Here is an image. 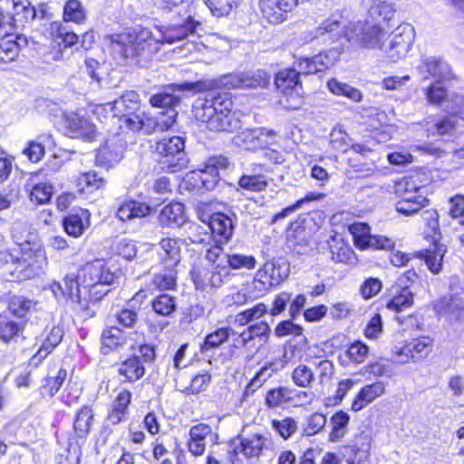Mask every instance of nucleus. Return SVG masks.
Here are the masks:
<instances>
[{"instance_id":"obj_1","label":"nucleus","mask_w":464,"mask_h":464,"mask_svg":"<svg viewBox=\"0 0 464 464\" xmlns=\"http://www.w3.org/2000/svg\"><path fill=\"white\" fill-rule=\"evenodd\" d=\"M198 24L188 16L181 24H171L166 27L160 40L154 38L147 28L112 34L109 37L111 55L120 65L148 67L162 43L172 44L182 41L193 35Z\"/></svg>"},{"instance_id":"obj_2","label":"nucleus","mask_w":464,"mask_h":464,"mask_svg":"<svg viewBox=\"0 0 464 464\" xmlns=\"http://www.w3.org/2000/svg\"><path fill=\"white\" fill-rule=\"evenodd\" d=\"M387 31L380 24L358 21L344 31V27L336 19L324 20L314 31V38L321 39L326 44L341 43L343 40L353 46L365 48H382V42Z\"/></svg>"},{"instance_id":"obj_3","label":"nucleus","mask_w":464,"mask_h":464,"mask_svg":"<svg viewBox=\"0 0 464 464\" xmlns=\"http://www.w3.org/2000/svg\"><path fill=\"white\" fill-rule=\"evenodd\" d=\"M109 105L111 106L113 116L119 117L121 125L132 131H143L145 134L166 131L175 116L173 111H169L170 114L166 120L167 121H155L140 109L139 94L133 91L125 92L112 104Z\"/></svg>"},{"instance_id":"obj_4","label":"nucleus","mask_w":464,"mask_h":464,"mask_svg":"<svg viewBox=\"0 0 464 464\" xmlns=\"http://www.w3.org/2000/svg\"><path fill=\"white\" fill-rule=\"evenodd\" d=\"M256 260L251 255L229 252L226 253V264L218 263L213 269L201 267L191 272L192 280L198 290L220 288L230 280V270H251L256 267Z\"/></svg>"},{"instance_id":"obj_5","label":"nucleus","mask_w":464,"mask_h":464,"mask_svg":"<svg viewBox=\"0 0 464 464\" xmlns=\"http://www.w3.org/2000/svg\"><path fill=\"white\" fill-rule=\"evenodd\" d=\"M202 82H186L182 83H174L169 86H166L162 92H160L156 94H153L150 98V103L153 107H158L164 109V111H161L160 115L154 119L155 121H167L166 120L169 116V111H173L175 116L173 117L172 122L167 128V130L170 129L174 123L176 122V118L178 112L176 111V107L180 103L181 96L177 92H198L203 89Z\"/></svg>"},{"instance_id":"obj_6","label":"nucleus","mask_w":464,"mask_h":464,"mask_svg":"<svg viewBox=\"0 0 464 464\" xmlns=\"http://www.w3.org/2000/svg\"><path fill=\"white\" fill-rule=\"evenodd\" d=\"M426 187L419 184L418 176L403 178L396 185V193L401 199L396 203V210L405 216L420 211L428 202Z\"/></svg>"},{"instance_id":"obj_7","label":"nucleus","mask_w":464,"mask_h":464,"mask_svg":"<svg viewBox=\"0 0 464 464\" xmlns=\"http://www.w3.org/2000/svg\"><path fill=\"white\" fill-rule=\"evenodd\" d=\"M152 151L164 158L162 161L170 172H176L187 166L185 140L180 136H165L151 145Z\"/></svg>"},{"instance_id":"obj_8","label":"nucleus","mask_w":464,"mask_h":464,"mask_svg":"<svg viewBox=\"0 0 464 464\" xmlns=\"http://www.w3.org/2000/svg\"><path fill=\"white\" fill-rule=\"evenodd\" d=\"M50 34L53 41L49 46L42 44L37 52L42 54L44 63L59 61L63 58L64 49L73 46L79 40V37L73 32H69L59 22L50 24Z\"/></svg>"},{"instance_id":"obj_9","label":"nucleus","mask_w":464,"mask_h":464,"mask_svg":"<svg viewBox=\"0 0 464 464\" xmlns=\"http://www.w3.org/2000/svg\"><path fill=\"white\" fill-rule=\"evenodd\" d=\"M275 84L278 92L285 98L280 101L286 108L297 109L303 101L301 97L302 84L295 68H287L280 71L275 78Z\"/></svg>"},{"instance_id":"obj_10","label":"nucleus","mask_w":464,"mask_h":464,"mask_svg":"<svg viewBox=\"0 0 464 464\" xmlns=\"http://www.w3.org/2000/svg\"><path fill=\"white\" fill-rule=\"evenodd\" d=\"M205 111H192L197 121L207 124V128L214 131H235L241 126V122L235 111H219L217 109H204Z\"/></svg>"},{"instance_id":"obj_11","label":"nucleus","mask_w":464,"mask_h":464,"mask_svg":"<svg viewBox=\"0 0 464 464\" xmlns=\"http://www.w3.org/2000/svg\"><path fill=\"white\" fill-rule=\"evenodd\" d=\"M450 293L434 303L433 308L440 315L450 321L464 319V289L450 285Z\"/></svg>"},{"instance_id":"obj_12","label":"nucleus","mask_w":464,"mask_h":464,"mask_svg":"<svg viewBox=\"0 0 464 464\" xmlns=\"http://www.w3.org/2000/svg\"><path fill=\"white\" fill-rule=\"evenodd\" d=\"M413 27L408 24H401L394 30L385 50L391 62L396 63L405 57L413 43Z\"/></svg>"},{"instance_id":"obj_13","label":"nucleus","mask_w":464,"mask_h":464,"mask_svg":"<svg viewBox=\"0 0 464 464\" xmlns=\"http://www.w3.org/2000/svg\"><path fill=\"white\" fill-rule=\"evenodd\" d=\"M117 278L102 260L87 264L79 271V280L82 289L98 284H114Z\"/></svg>"},{"instance_id":"obj_14","label":"nucleus","mask_w":464,"mask_h":464,"mask_svg":"<svg viewBox=\"0 0 464 464\" xmlns=\"http://www.w3.org/2000/svg\"><path fill=\"white\" fill-rule=\"evenodd\" d=\"M356 246L363 248L389 250L394 246V242L383 236H372L370 227L364 223H355L350 227Z\"/></svg>"},{"instance_id":"obj_15","label":"nucleus","mask_w":464,"mask_h":464,"mask_svg":"<svg viewBox=\"0 0 464 464\" xmlns=\"http://www.w3.org/2000/svg\"><path fill=\"white\" fill-rule=\"evenodd\" d=\"M276 132L264 128L244 130L234 137L237 146L244 150L264 149L275 142Z\"/></svg>"},{"instance_id":"obj_16","label":"nucleus","mask_w":464,"mask_h":464,"mask_svg":"<svg viewBox=\"0 0 464 464\" xmlns=\"http://www.w3.org/2000/svg\"><path fill=\"white\" fill-rule=\"evenodd\" d=\"M269 74L264 70L231 73L224 77V84L230 88H264L269 82Z\"/></svg>"},{"instance_id":"obj_17","label":"nucleus","mask_w":464,"mask_h":464,"mask_svg":"<svg viewBox=\"0 0 464 464\" xmlns=\"http://www.w3.org/2000/svg\"><path fill=\"white\" fill-rule=\"evenodd\" d=\"M267 168L263 164H250L245 173L238 179L240 188L251 192L265 191L269 184V179L266 175Z\"/></svg>"},{"instance_id":"obj_18","label":"nucleus","mask_w":464,"mask_h":464,"mask_svg":"<svg viewBox=\"0 0 464 464\" xmlns=\"http://www.w3.org/2000/svg\"><path fill=\"white\" fill-rule=\"evenodd\" d=\"M416 71L422 79L427 80L434 78L442 82L451 78V69L450 65L440 57L423 56Z\"/></svg>"},{"instance_id":"obj_19","label":"nucleus","mask_w":464,"mask_h":464,"mask_svg":"<svg viewBox=\"0 0 464 464\" xmlns=\"http://www.w3.org/2000/svg\"><path fill=\"white\" fill-rule=\"evenodd\" d=\"M431 347L432 342L427 336L412 339L395 352L398 357L397 362L407 363L411 359L414 361L423 359L430 353Z\"/></svg>"},{"instance_id":"obj_20","label":"nucleus","mask_w":464,"mask_h":464,"mask_svg":"<svg viewBox=\"0 0 464 464\" xmlns=\"http://www.w3.org/2000/svg\"><path fill=\"white\" fill-rule=\"evenodd\" d=\"M123 143L119 136L107 140L97 150L96 164L103 168H111L122 158Z\"/></svg>"},{"instance_id":"obj_21","label":"nucleus","mask_w":464,"mask_h":464,"mask_svg":"<svg viewBox=\"0 0 464 464\" xmlns=\"http://www.w3.org/2000/svg\"><path fill=\"white\" fill-rule=\"evenodd\" d=\"M271 328L265 322L254 324L246 328L241 336L246 343V350H256V352L268 342Z\"/></svg>"},{"instance_id":"obj_22","label":"nucleus","mask_w":464,"mask_h":464,"mask_svg":"<svg viewBox=\"0 0 464 464\" xmlns=\"http://www.w3.org/2000/svg\"><path fill=\"white\" fill-rule=\"evenodd\" d=\"M299 0H260V8L263 15L270 23L277 24L282 21V12H291Z\"/></svg>"},{"instance_id":"obj_23","label":"nucleus","mask_w":464,"mask_h":464,"mask_svg":"<svg viewBox=\"0 0 464 464\" xmlns=\"http://www.w3.org/2000/svg\"><path fill=\"white\" fill-rule=\"evenodd\" d=\"M121 382H135L145 374V368L140 356L130 357L116 365Z\"/></svg>"},{"instance_id":"obj_24","label":"nucleus","mask_w":464,"mask_h":464,"mask_svg":"<svg viewBox=\"0 0 464 464\" xmlns=\"http://www.w3.org/2000/svg\"><path fill=\"white\" fill-rule=\"evenodd\" d=\"M233 102L229 98H227L220 93L214 92L205 93L203 97L198 98L194 104L192 111H204V109H217L216 111L227 112L232 111Z\"/></svg>"},{"instance_id":"obj_25","label":"nucleus","mask_w":464,"mask_h":464,"mask_svg":"<svg viewBox=\"0 0 464 464\" xmlns=\"http://www.w3.org/2000/svg\"><path fill=\"white\" fill-rule=\"evenodd\" d=\"M270 444V439L261 434H251L241 439L239 451L246 459H258Z\"/></svg>"},{"instance_id":"obj_26","label":"nucleus","mask_w":464,"mask_h":464,"mask_svg":"<svg viewBox=\"0 0 464 464\" xmlns=\"http://www.w3.org/2000/svg\"><path fill=\"white\" fill-rule=\"evenodd\" d=\"M159 246V254L164 267H176L180 262V241L177 238H162Z\"/></svg>"},{"instance_id":"obj_27","label":"nucleus","mask_w":464,"mask_h":464,"mask_svg":"<svg viewBox=\"0 0 464 464\" xmlns=\"http://www.w3.org/2000/svg\"><path fill=\"white\" fill-rule=\"evenodd\" d=\"M186 221L185 208L179 202L166 205L159 214V222L163 227H181Z\"/></svg>"},{"instance_id":"obj_28","label":"nucleus","mask_w":464,"mask_h":464,"mask_svg":"<svg viewBox=\"0 0 464 464\" xmlns=\"http://www.w3.org/2000/svg\"><path fill=\"white\" fill-rule=\"evenodd\" d=\"M385 392V386L382 382L365 385L362 387L352 403V410L359 411L382 396Z\"/></svg>"},{"instance_id":"obj_29","label":"nucleus","mask_w":464,"mask_h":464,"mask_svg":"<svg viewBox=\"0 0 464 464\" xmlns=\"http://www.w3.org/2000/svg\"><path fill=\"white\" fill-rule=\"evenodd\" d=\"M150 207L137 200H124L118 208L116 216L121 221H129L149 216Z\"/></svg>"},{"instance_id":"obj_30","label":"nucleus","mask_w":464,"mask_h":464,"mask_svg":"<svg viewBox=\"0 0 464 464\" xmlns=\"http://www.w3.org/2000/svg\"><path fill=\"white\" fill-rule=\"evenodd\" d=\"M68 128L76 137L91 140L95 135V126L87 118L78 113H71L66 118Z\"/></svg>"},{"instance_id":"obj_31","label":"nucleus","mask_w":464,"mask_h":464,"mask_svg":"<svg viewBox=\"0 0 464 464\" xmlns=\"http://www.w3.org/2000/svg\"><path fill=\"white\" fill-rule=\"evenodd\" d=\"M349 423L350 415L347 412L343 411L334 412L329 419L328 440L335 443L344 438L349 430Z\"/></svg>"},{"instance_id":"obj_32","label":"nucleus","mask_w":464,"mask_h":464,"mask_svg":"<svg viewBox=\"0 0 464 464\" xmlns=\"http://www.w3.org/2000/svg\"><path fill=\"white\" fill-rule=\"evenodd\" d=\"M208 228L212 234L219 236L227 241L233 235L234 224L232 219L220 212L213 214L208 221Z\"/></svg>"},{"instance_id":"obj_33","label":"nucleus","mask_w":464,"mask_h":464,"mask_svg":"<svg viewBox=\"0 0 464 464\" xmlns=\"http://www.w3.org/2000/svg\"><path fill=\"white\" fill-rule=\"evenodd\" d=\"M146 297V292L140 290L136 293L133 298L129 302L130 307L121 309L116 315L117 322L120 325L125 328H133L138 321V311L134 308L135 303L142 301Z\"/></svg>"},{"instance_id":"obj_34","label":"nucleus","mask_w":464,"mask_h":464,"mask_svg":"<svg viewBox=\"0 0 464 464\" xmlns=\"http://www.w3.org/2000/svg\"><path fill=\"white\" fill-rule=\"evenodd\" d=\"M25 324H20L11 320L5 315L0 314V340L5 343L16 342L23 336Z\"/></svg>"},{"instance_id":"obj_35","label":"nucleus","mask_w":464,"mask_h":464,"mask_svg":"<svg viewBox=\"0 0 464 464\" xmlns=\"http://www.w3.org/2000/svg\"><path fill=\"white\" fill-rule=\"evenodd\" d=\"M26 38L16 36L15 39L8 37L0 38V65L11 63L16 59L20 52V44H26Z\"/></svg>"},{"instance_id":"obj_36","label":"nucleus","mask_w":464,"mask_h":464,"mask_svg":"<svg viewBox=\"0 0 464 464\" xmlns=\"http://www.w3.org/2000/svg\"><path fill=\"white\" fill-rule=\"evenodd\" d=\"M370 448L371 441L368 434L362 432L357 435L351 450L353 456L347 458L348 464H364L368 459Z\"/></svg>"},{"instance_id":"obj_37","label":"nucleus","mask_w":464,"mask_h":464,"mask_svg":"<svg viewBox=\"0 0 464 464\" xmlns=\"http://www.w3.org/2000/svg\"><path fill=\"white\" fill-rule=\"evenodd\" d=\"M446 253L443 245H434L431 248L419 252V256L425 260V263L433 274H439L442 268V260Z\"/></svg>"},{"instance_id":"obj_38","label":"nucleus","mask_w":464,"mask_h":464,"mask_svg":"<svg viewBox=\"0 0 464 464\" xmlns=\"http://www.w3.org/2000/svg\"><path fill=\"white\" fill-rule=\"evenodd\" d=\"M94 413L89 406L82 407L76 413L73 429L79 438H85L92 428Z\"/></svg>"},{"instance_id":"obj_39","label":"nucleus","mask_w":464,"mask_h":464,"mask_svg":"<svg viewBox=\"0 0 464 464\" xmlns=\"http://www.w3.org/2000/svg\"><path fill=\"white\" fill-rule=\"evenodd\" d=\"M330 252L335 262L351 264L355 258L353 250L343 239L333 238Z\"/></svg>"},{"instance_id":"obj_40","label":"nucleus","mask_w":464,"mask_h":464,"mask_svg":"<svg viewBox=\"0 0 464 464\" xmlns=\"http://www.w3.org/2000/svg\"><path fill=\"white\" fill-rule=\"evenodd\" d=\"M393 297L387 303V308L400 313L413 304L414 294L409 288H394Z\"/></svg>"},{"instance_id":"obj_41","label":"nucleus","mask_w":464,"mask_h":464,"mask_svg":"<svg viewBox=\"0 0 464 464\" xmlns=\"http://www.w3.org/2000/svg\"><path fill=\"white\" fill-rule=\"evenodd\" d=\"M304 222V218H298L290 224L286 234L289 246L306 245L308 234L305 230Z\"/></svg>"},{"instance_id":"obj_42","label":"nucleus","mask_w":464,"mask_h":464,"mask_svg":"<svg viewBox=\"0 0 464 464\" xmlns=\"http://www.w3.org/2000/svg\"><path fill=\"white\" fill-rule=\"evenodd\" d=\"M326 416L320 412H314L308 415L302 423L301 430L303 436H314L323 431L326 426Z\"/></svg>"},{"instance_id":"obj_43","label":"nucleus","mask_w":464,"mask_h":464,"mask_svg":"<svg viewBox=\"0 0 464 464\" xmlns=\"http://www.w3.org/2000/svg\"><path fill=\"white\" fill-rule=\"evenodd\" d=\"M234 334L235 331L231 327H220L205 337L201 350L208 351L218 348Z\"/></svg>"},{"instance_id":"obj_44","label":"nucleus","mask_w":464,"mask_h":464,"mask_svg":"<svg viewBox=\"0 0 464 464\" xmlns=\"http://www.w3.org/2000/svg\"><path fill=\"white\" fill-rule=\"evenodd\" d=\"M63 295L71 297L73 302L79 303L82 306L85 304H82V293L83 289L82 287L81 281L79 280V275H67L63 278V286L60 285Z\"/></svg>"},{"instance_id":"obj_45","label":"nucleus","mask_w":464,"mask_h":464,"mask_svg":"<svg viewBox=\"0 0 464 464\" xmlns=\"http://www.w3.org/2000/svg\"><path fill=\"white\" fill-rule=\"evenodd\" d=\"M151 306L156 314L169 316L177 309L176 297L169 294H161L152 300Z\"/></svg>"},{"instance_id":"obj_46","label":"nucleus","mask_w":464,"mask_h":464,"mask_svg":"<svg viewBox=\"0 0 464 464\" xmlns=\"http://www.w3.org/2000/svg\"><path fill=\"white\" fill-rule=\"evenodd\" d=\"M177 271L175 267H164V270L155 274L152 284L160 291L171 290L176 286Z\"/></svg>"},{"instance_id":"obj_47","label":"nucleus","mask_w":464,"mask_h":464,"mask_svg":"<svg viewBox=\"0 0 464 464\" xmlns=\"http://www.w3.org/2000/svg\"><path fill=\"white\" fill-rule=\"evenodd\" d=\"M327 87L332 93L345 96L355 102H361L362 98V92L359 90L346 83L340 82L336 79L328 81Z\"/></svg>"},{"instance_id":"obj_48","label":"nucleus","mask_w":464,"mask_h":464,"mask_svg":"<svg viewBox=\"0 0 464 464\" xmlns=\"http://www.w3.org/2000/svg\"><path fill=\"white\" fill-rule=\"evenodd\" d=\"M54 141L51 134H42L31 141V162H38L44 155L45 150H51Z\"/></svg>"},{"instance_id":"obj_49","label":"nucleus","mask_w":464,"mask_h":464,"mask_svg":"<svg viewBox=\"0 0 464 464\" xmlns=\"http://www.w3.org/2000/svg\"><path fill=\"white\" fill-rule=\"evenodd\" d=\"M268 312L267 306L263 303H258L251 308L246 309L235 315L234 323L244 326L251 321L259 319Z\"/></svg>"},{"instance_id":"obj_50","label":"nucleus","mask_w":464,"mask_h":464,"mask_svg":"<svg viewBox=\"0 0 464 464\" xmlns=\"http://www.w3.org/2000/svg\"><path fill=\"white\" fill-rule=\"evenodd\" d=\"M86 19V14L82 3L78 0H69L63 7V20L82 24Z\"/></svg>"},{"instance_id":"obj_51","label":"nucleus","mask_w":464,"mask_h":464,"mask_svg":"<svg viewBox=\"0 0 464 464\" xmlns=\"http://www.w3.org/2000/svg\"><path fill=\"white\" fill-rule=\"evenodd\" d=\"M272 429L284 440L291 438L298 429L297 422L292 417H285L281 420H271Z\"/></svg>"},{"instance_id":"obj_52","label":"nucleus","mask_w":464,"mask_h":464,"mask_svg":"<svg viewBox=\"0 0 464 464\" xmlns=\"http://www.w3.org/2000/svg\"><path fill=\"white\" fill-rule=\"evenodd\" d=\"M66 377L67 372L64 369H60L55 377H47L40 388L41 394L53 397L58 392Z\"/></svg>"},{"instance_id":"obj_53","label":"nucleus","mask_w":464,"mask_h":464,"mask_svg":"<svg viewBox=\"0 0 464 464\" xmlns=\"http://www.w3.org/2000/svg\"><path fill=\"white\" fill-rule=\"evenodd\" d=\"M395 13L392 3L388 0H373V4L369 9V14L372 18H381L383 21H390Z\"/></svg>"},{"instance_id":"obj_54","label":"nucleus","mask_w":464,"mask_h":464,"mask_svg":"<svg viewBox=\"0 0 464 464\" xmlns=\"http://www.w3.org/2000/svg\"><path fill=\"white\" fill-rule=\"evenodd\" d=\"M324 196L325 195L324 193H319V192H310V193L306 194L304 198L297 200L295 204L285 208L279 213L276 214L273 218V222H276L277 220H279L281 218H286L291 213L299 209L305 202L321 200L324 198Z\"/></svg>"},{"instance_id":"obj_55","label":"nucleus","mask_w":464,"mask_h":464,"mask_svg":"<svg viewBox=\"0 0 464 464\" xmlns=\"http://www.w3.org/2000/svg\"><path fill=\"white\" fill-rule=\"evenodd\" d=\"M102 349H108V351H104V353H109V351L117 349L123 343V337L121 334V331L118 327H111L105 329L102 335Z\"/></svg>"},{"instance_id":"obj_56","label":"nucleus","mask_w":464,"mask_h":464,"mask_svg":"<svg viewBox=\"0 0 464 464\" xmlns=\"http://www.w3.org/2000/svg\"><path fill=\"white\" fill-rule=\"evenodd\" d=\"M53 188L49 182H37L31 189V202L35 200L37 204L48 203L53 196Z\"/></svg>"},{"instance_id":"obj_57","label":"nucleus","mask_w":464,"mask_h":464,"mask_svg":"<svg viewBox=\"0 0 464 464\" xmlns=\"http://www.w3.org/2000/svg\"><path fill=\"white\" fill-rule=\"evenodd\" d=\"M277 370L276 362L266 363L255 374L246 390L255 392L256 389L260 388Z\"/></svg>"},{"instance_id":"obj_58","label":"nucleus","mask_w":464,"mask_h":464,"mask_svg":"<svg viewBox=\"0 0 464 464\" xmlns=\"http://www.w3.org/2000/svg\"><path fill=\"white\" fill-rule=\"evenodd\" d=\"M291 400V392L286 387L271 389L266 396V404L269 408H276L285 401Z\"/></svg>"},{"instance_id":"obj_59","label":"nucleus","mask_w":464,"mask_h":464,"mask_svg":"<svg viewBox=\"0 0 464 464\" xmlns=\"http://www.w3.org/2000/svg\"><path fill=\"white\" fill-rule=\"evenodd\" d=\"M79 184L92 192L102 188L106 184V180L98 172L92 170L82 174L79 178Z\"/></svg>"},{"instance_id":"obj_60","label":"nucleus","mask_w":464,"mask_h":464,"mask_svg":"<svg viewBox=\"0 0 464 464\" xmlns=\"http://www.w3.org/2000/svg\"><path fill=\"white\" fill-rule=\"evenodd\" d=\"M6 303L10 313L17 317L24 316L29 311V301L23 296L8 295Z\"/></svg>"},{"instance_id":"obj_61","label":"nucleus","mask_w":464,"mask_h":464,"mask_svg":"<svg viewBox=\"0 0 464 464\" xmlns=\"http://www.w3.org/2000/svg\"><path fill=\"white\" fill-rule=\"evenodd\" d=\"M425 95L430 104L440 105L446 100L448 93L441 82L436 81L426 89Z\"/></svg>"},{"instance_id":"obj_62","label":"nucleus","mask_w":464,"mask_h":464,"mask_svg":"<svg viewBox=\"0 0 464 464\" xmlns=\"http://www.w3.org/2000/svg\"><path fill=\"white\" fill-rule=\"evenodd\" d=\"M314 379V372L304 364H299L295 368L292 373V380L294 383L302 388L308 387Z\"/></svg>"},{"instance_id":"obj_63","label":"nucleus","mask_w":464,"mask_h":464,"mask_svg":"<svg viewBox=\"0 0 464 464\" xmlns=\"http://www.w3.org/2000/svg\"><path fill=\"white\" fill-rule=\"evenodd\" d=\"M237 0H204L211 13L218 16L227 15Z\"/></svg>"},{"instance_id":"obj_64","label":"nucleus","mask_w":464,"mask_h":464,"mask_svg":"<svg viewBox=\"0 0 464 464\" xmlns=\"http://www.w3.org/2000/svg\"><path fill=\"white\" fill-rule=\"evenodd\" d=\"M290 320L280 322L275 328V334L277 337H285L286 335L301 336L303 335V327L295 324Z\"/></svg>"}]
</instances>
